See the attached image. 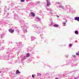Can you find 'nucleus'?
<instances>
[{
  "label": "nucleus",
  "mask_w": 79,
  "mask_h": 79,
  "mask_svg": "<svg viewBox=\"0 0 79 79\" xmlns=\"http://www.w3.org/2000/svg\"><path fill=\"white\" fill-rule=\"evenodd\" d=\"M47 2V5L48 6L49 5H50V1L48 0H46Z\"/></svg>",
  "instance_id": "f257e3e1"
},
{
  "label": "nucleus",
  "mask_w": 79,
  "mask_h": 79,
  "mask_svg": "<svg viewBox=\"0 0 79 79\" xmlns=\"http://www.w3.org/2000/svg\"><path fill=\"white\" fill-rule=\"evenodd\" d=\"M75 20L79 21V17H76L74 18Z\"/></svg>",
  "instance_id": "f03ea898"
},
{
  "label": "nucleus",
  "mask_w": 79,
  "mask_h": 79,
  "mask_svg": "<svg viewBox=\"0 0 79 79\" xmlns=\"http://www.w3.org/2000/svg\"><path fill=\"white\" fill-rule=\"evenodd\" d=\"M9 32H10L11 33H13V32H14V30L11 29H9Z\"/></svg>",
  "instance_id": "7ed1b4c3"
},
{
  "label": "nucleus",
  "mask_w": 79,
  "mask_h": 79,
  "mask_svg": "<svg viewBox=\"0 0 79 79\" xmlns=\"http://www.w3.org/2000/svg\"><path fill=\"white\" fill-rule=\"evenodd\" d=\"M19 73H20V72L19 71V70H17L15 73L16 74H19Z\"/></svg>",
  "instance_id": "20e7f679"
},
{
  "label": "nucleus",
  "mask_w": 79,
  "mask_h": 79,
  "mask_svg": "<svg viewBox=\"0 0 79 79\" xmlns=\"http://www.w3.org/2000/svg\"><path fill=\"white\" fill-rule=\"evenodd\" d=\"M29 56H30V54L29 53H27L26 56V57L27 58H28V57H29Z\"/></svg>",
  "instance_id": "39448f33"
},
{
  "label": "nucleus",
  "mask_w": 79,
  "mask_h": 79,
  "mask_svg": "<svg viewBox=\"0 0 79 79\" xmlns=\"http://www.w3.org/2000/svg\"><path fill=\"white\" fill-rule=\"evenodd\" d=\"M54 27H58L59 26L58 25H57L56 24H55L54 25H53Z\"/></svg>",
  "instance_id": "423d86ee"
},
{
  "label": "nucleus",
  "mask_w": 79,
  "mask_h": 79,
  "mask_svg": "<svg viewBox=\"0 0 79 79\" xmlns=\"http://www.w3.org/2000/svg\"><path fill=\"white\" fill-rule=\"evenodd\" d=\"M31 15H32L33 17H34L35 16V14L34 13L31 12Z\"/></svg>",
  "instance_id": "0eeeda50"
},
{
  "label": "nucleus",
  "mask_w": 79,
  "mask_h": 79,
  "mask_svg": "<svg viewBox=\"0 0 79 79\" xmlns=\"http://www.w3.org/2000/svg\"><path fill=\"white\" fill-rule=\"evenodd\" d=\"M75 33L76 34H78V31H75Z\"/></svg>",
  "instance_id": "6e6552de"
},
{
  "label": "nucleus",
  "mask_w": 79,
  "mask_h": 79,
  "mask_svg": "<svg viewBox=\"0 0 79 79\" xmlns=\"http://www.w3.org/2000/svg\"><path fill=\"white\" fill-rule=\"evenodd\" d=\"M59 7H60V8H62L63 9H64V7H63V6L61 5H60L59 6Z\"/></svg>",
  "instance_id": "1a4fd4ad"
},
{
  "label": "nucleus",
  "mask_w": 79,
  "mask_h": 79,
  "mask_svg": "<svg viewBox=\"0 0 79 79\" xmlns=\"http://www.w3.org/2000/svg\"><path fill=\"white\" fill-rule=\"evenodd\" d=\"M25 0H21L20 2H24Z\"/></svg>",
  "instance_id": "9d476101"
},
{
  "label": "nucleus",
  "mask_w": 79,
  "mask_h": 79,
  "mask_svg": "<svg viewBox=\"0 0 79 79\" xmlns=\"http://www.w3.org/2000/svg\"><path fill=\"white\" fill-rule=\"evenodd\" d=\"M79 52H78V53H76V55H77V56H79Z\"/></svg>",
  "instance_id": "9b49d317"
},
{
  "label": "nucleus",
  "mask_w": 79,
  "mask_h": 79,
  "mask_svg": "<svg viewBox=\"0 0 79 79\" xmlns=\"http://www.w3.org/2000/svg\"><path fill=\"white\" fill-rule=\"evenodd\" d=\"M72 44H70L69 45V47H72Z\"/></svg>",
  "instance_id": "f8f14e48"
},
{
  "label": "nucleus",
  "mask_w": 79,
  "mask_h": 79,
  "mask_svg": "<svg viewBox=\"0 0 79 79\" xmlns=\"http://www.w3.org/2000/svg\"><path fill=\"white\" fill-rule=\"evenodd\" d=\"M73 57H76V55H73Z\"/></svg>",
  "instance_id": "ddd939ff"
},
{
  "label": "nucleus",
  "mask_w": 79,
  "mask_h": 79,
  "mask_svg": "<svg viewBox=\"0 0 79 79\" xmlns=\"http://www.w3.org/2000/svg\"><path fill=\"white\" fill-rule=\"evenodd\" d=\"M40 3V2H37V4H39Z\"/></svg>",
  "instance_id": "4468645a"
},
{
  "label": "nucleus",
  "mask_w": 79,
  "mask_h": 79,
  "mask_svg": "<svg viewBox=\"0 0 79 79\" xmlns=\"http://www.w3.org/2000/svg\"><path fill=\"white\" fill-rule=\"evenodd\" d=\"M32 77H33V78H34V75H32Z\"/></svg>",
  "instance_id": "2eb2a0df"
},
{
  "label": "nucleus",
  "mask_w": 79,
  "mask_h": 79,
  "mask_svg": "<svg viewBox=\"0 0 79 79\" xmlns=\"http://www.w3.org/2000/svg\"><path fill=\"white\" fill-rule=\"evenodd\" d=\"M63 24H66V23H63Z\"/></svg>",
  "instance_id": "dca6fc26"
},
{
  "label": "nucleus",
  "mask_w": 79,
  "mask_h": 79,
  "mask_svg": "<svg viewBox=\"0 0 79 79\" xmlns=\"http://www.w3.org/2000/svg\"><path fill=\"white\" fill-rule=\"evenodd\" d=\"M56 79H59L58 78H56Z\"/></svg>",
  "instance_id": "f3484780"
},
{
  "label": "nucleus",
  "mask_w": 79,
  "mask_h": 79,
  "mask_svg": "<svg viewBox=\"0 0 79 79\" xmlns=\"http://www.w3.org/2000/svg\"><path fill=\"white\" fill-rule=\"evenodd\" d=\"M37 19H39V18H37Z\"/></svg>",
  "instance_id": "a211bd4d"
},
{
  "label": "nucleus",
  "mask_w": 79,
  "mask_h": 79,
  "mask_svg": "<svg viewBox=\"0 0 79 79\" xmlns=\"http://www.w3.org/2000/svg\"><path fill=\"white\" fill-rule=\"evenodd\" d=\"M66 22L67 23V21H66Z\"/></svg>",
  "instance_id": "6ab92c4d"
},
{
  "label": "nucleus",
  "mask_w": 79,
  "mask_h": 79,
  "mask_svg": "<svg viewBox=\"0 0 79 79\" xmlns=\"http://www.w3.org/2000/svg\"><path fill=\"white\" fill-rule=\"evenodd\" d=\"M64 26H65V25H64Z\"/></svg>",
  "instance_id": "aec40b11"
}]
</instances>
